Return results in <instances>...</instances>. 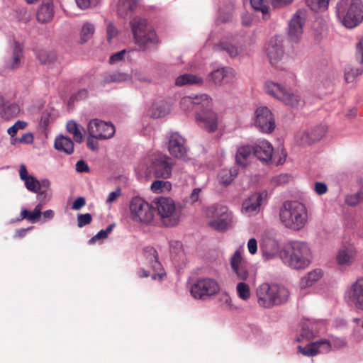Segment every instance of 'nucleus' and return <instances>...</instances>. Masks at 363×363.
Listing matches in <instances>:
<instances>
[{"label":"nucleus","instance_id":"obj_1","mask_svg":"<svg viewBox=\"0 0 363 363\" xmlns=\"http://www.w3.org/2000/svg\"><path fill=\"white\" fill-rule=\"evenodd\" d=\"M182 108L185 111L196 109V121L199 125L212 133L218 128V116L208 107L211 104V99L206 94L186 96L182 99Z\"/></svg>","mask_w":363,"mask_h":363},{"label":"nucleus","instance_id":"obj_2","mask_svg":"<svg viewBox=\"0 0 363 363\" xmlns=\"http://www.w3.org/2000/svg\"><path fill=\"white\" fill-rule=\"evenodd\" d=\"M279 219L286 228L300 230L308 223L307 208L298 201H286L280 208Z\"/></svg>","mask_w":363,"mask_h":363},{"label":"nucleus","instance_id":"obj_3","mask_svg":"<svg viewBox=\"0 0 363 363\" xmlns=\"http://www.w3.org/2000/svg\"><path fill=\"white\" fill-rule=\"evenodd\" d=\"M337 15L346 28H356L363 21V4L361 0H340Z\"/></svg>","mask_w":363,"mask_h":363},{"label":"nucleus","instance_id":"obj_4","mask_svg":"<svg viewBox=\"0 0 363 363\" xmlns=\"http://www.w3.org/2000/svg\"><path fill=\"white\" fill-rule=\"evenodd\" d=\"M135 43L143 50L157 46L160 41L155 31L148 26L145 18L136 16L130 23Z\"/></svg>","mask_w":363,"mask_h":363},{"label":"nucleus","instance_id":"obj_5","mask_svg":"<svg viewBox=\"0 0 363 363\" xmlns=\"http://www.w3.org/2000/svg\"><path fill=\"white\" fill-rule=\"evenodd\" d=\"M311 250L306 242H292L290 247L284 251L282 259L291 268L299 269L307 267L310 264Z\"/></svg>","mask_w":363,"mask_h":363},{"label":"nucleus","instance_id":"obj_6","mask_svg":"<svg viewBox=\"0 0 363 363\" xmlns=\"http://www.w3.org/2000/svg\"><path fill=\"white\" fill-rule=\"evenodd\" d=\"M154 203L164 225L173 227L179 223L182 210L176 206L174 200L168 197H159L155 199Z\"/></svg>","mask_w":363,"mask_h":363},{"label":"nucleus","instance_id":"obj_7","mask_svg":"<svg viewBox=\"0 0 363 363\" xmlns=\"http://www.w3.org/2000/svg\"><path fill=\"white\" fill-rule=\"evenodd\" d=\"M174 162L169 157L161 154H154L149 157L147 163V174L156 178L164 179L170 178Z\"/></svg>","mask_w":363,"mask_h":363},{"label":"nucleus","instance_id":"obj_8","mask_svg":"<svg viewBox=\"0 0 363 363\" xmlns=\"http://www.w3.org/2000/svg\"><path fill=\"white\" fill-rule=\"evenodd\" d=\"M264 90L269 95L286 106L298 108L301 104V96L298 94L286 90L279 83L267 81L264 84Z\"/></svg>","mask_w":363,"mask_h":363},{"label":"nucleus","instance_id":"obj_9","mask_svg":"<svg viewBox=\"0 0 363 363\" xmlns=\"http://www.w3.org/2000/svg\"><path fill=\"white\" fill-rule=\"evenodd\" d=\"M220 291L218 282L212 278H201L194 283L190 289L191 296L196 299L205 300Z\"/></svg>","mask_w":363,"mask_h":363},{"label":"nucleus","instance_id":"obj_10","mask_svg":"<svg viewBox=\"0 0 363 363\" xmlns=\"http://www.w3.org/2000/svg\"><path fill=\"white\" fill-rule=\"evenodd\" d=\"M131 219L135 222L150 223L154 217L152 207L140 197H134L130 203Z\"/></svg>","mask_w":363,"mask_h":363},{"label":"nucleus","instance_id":"obj_11","mask_svg":"<svg viewBox=\"0 0 363 363\" xmlns=\"http://www.w3.org/2000/svg\"><path fill=\"white\" fill-rule=\"evenodd\" d=\"M24 182L28 191L38 194V199L40 203H45L50 199V182L48 179L38 181L35 177L30 176Z\"/></svg>","mask_w":363,"mask_h":363},{"label":"nucleus","instance_id":"obj_12","mask_svg":"<svg viewBox=\"0 0 363 363\" xmlns=\"http://www.w3.org/2000/svg\"><path fill=\"white\" fill-rule=\"evenodd\" d=\"M254 123L255 126L264 133H271L276 127L273 113L267 106L257 108Z\"/></svg>","mask_w":363,"mask_h":363},{"label":"nucleus","instance_id":"obj_13","mask_svg":"<svg viewBox=\"0 0 363 363\" xmlns=\"http://www.w3.org/2000/svg\"><path fill=\"white\" fill-rule=\"evenodd\" d=\"M89 135L99 140H106L112 138L115 133V127L111 123L98 119L91 120L88 124Z\"/></svg>","mask_w":363,"mask_h":363},{"label":"nucleus","instance_id":"obj_14","mask_svg":"<svg viewBox=\"0 0 363 363\" xmlns=\"http://www.w3.org/2000/svg\"><path fill=\"white\" fill-rule=\"evenodd\" d=\"M327 127L318 125L310 129L299 131L296 135V140L301 145H311L320 141L326 134Z\"/></svg>","mask_w":363,"mask_h":363},{"label":"nucleus","instance_id":"obj_15","mask_svg":"<svg viewBox=\"0 0 363 363\" xmlns=\"http://www.w3.org/2000/svg\"><path fill=\"white\" fill-rule=\"evenodd\" d=\"M265 52L272 65L280 69L283 68L281 60L284 57V52L282 41L279 37H274L269 40Z\"/></svg>","mask_w":363,"mask_h":363},{"label":"nucleus","instance_id":"obj_16","mask_svg":"<svg viewBox=\"0 0 363 363\" xmlns=\"http://www.w3.org/2000/svg\"><path fill=\"white\" fill-rule=\"evenodd\" d=\"M305 16L302 11H297L289 23L288 36L291 41L298 43L302 38Z\"/></svg>","mask_w":363,"mask_h":363},{"label":"nucleus","instance_id":"obj_17","mask_svg":"<svg viewBox=\"0 0 363 363\" xmlns=\"http://www.w3.org/2000/svg\"><path fill=\"white\" fill-rule=\"evenodd\" d=\"M267 196V192L266 191L252 194L242 203V212L248 216L257 213L259 211L261 205L266 200Z\"/></svg>","mask_w":363,"mask_h":363},{"label":"nucleus","instance_id":"obj_18","mask_svg":"<svg viewBox=\"0 0 363 363\" xmlns=\"http://www.w3.org/2000/svg\"><path fill=\"white\" fill-rule=\"evenodd\" d=\"M168 150L173 157L185 159L187 155V148L184 138L177 133H172L169 137Z\"/></svg>","mask_w":363,"mask_h":363},{"label":"nucleus","instance_id":"obj_19","mask_svg":"<svg viewBox=\"0 0 363 363\" xmlns=\"http://www.w3.org/2000/svg\"><path fill=\"white\" fill-rule=\"evenodd\" d=\"M230 266L237 277L242 281L249 277V264L242 257L240 250H236L230 259Z\"/></svg>","mask_w":363,"mask_h":363},{"label":"nucleus","instance_id":"obj_20","mask_svg":"<svg viewBox=\"0 0 363 363\" xmlns=\"http://www.w3.org/2000/svg\"><path fill=\"white\" fill-rule=\"evenodd\" d=\"M257 303L259 306L269 308L274 306V298L272 293V284L269 283L261 284L256 289Z\"/></svg>","mask_w":363,"mask_h":363},{"label":"nucleus","instance_id":"obj_21","mask_svg":"<svg viewBox=\"0 0 363 363\" xmlns=\"http://www.w3.org/2000/svg\"><path fill=\"white\" fill-rule=\"evenodd\" d=\"M349 301L355 308L363 311V278L357 279L352 285Z\"/></svg>","mask_w":363,"mask_h":363},{"label":"nucleus","instance_id":"obj_22","mask_svg":"<svg viewBox=\"0 0 363 363\" xmlns=\"http://www.w3.org/2000/svg\"><path fill=\"white\" fill-rule=\"evenodd\" d=\"M252 147L255 156L259 160L267 162L272 160L274 150L268 141H260L259 144Z\"/></svg>","mask_w":363,"mask_h":363},{"label":"nucleus","instance_id":"obj_23","mask_svg":"<svg viewBox=\"0 0 363 363\" xmlns=\"http://www.w3.org/2000/svg\"><path fill=\"white\" fill-rule=\"evenodd\" d=\"M22 58L23 45L20 43L14 41L12 48L11 57L6 61V68L11 70L19 68L21 64Z\"/></svg>","mask_w":363,"mask_h":363},{"label":"nucleus","instance_id":"obj_24","mask_svg":"<svg viewBox=\"0 0 363 363\" xmlns=\"http://www.w3.org/2000/svg\"><path fill=\"white\" fill-rule=\"evenodd\" d=\"M330 342L326 340H320L319 341L311 342L305 347H298V350L301 354L308 357H313L320 352V348L323 347L325 350L330 348Z\"/></svg>","mask_w":363,"mask_h":363},{"label":"nucleus","instance_id":"obj_25","mask_svg":"<svg viewBox=\"0 0 363 363\" xmlns=\"http://www.w3.org/2000/svg\"><path fill=\"white\" fill-rule=\"evenodd\" d=\"M272 293L274 298V306L286 303L290 297V293L284 286L272 284Z\"/></svg>","mask_w":363,"mask_h":363},{"label":"nucleus","instance_id":"obj_26","mask_svg":"<svg viewBox=\"0 0 363 363\" xmlns=\"http://www.w3.org/2000/svg\"><path fill=\"white\" fill-rule=\"evenodd\" d=\"M54 15L52 0H43L37 13V19L39 22L45 23L52 19Z\"/></svg>","mask_w":363,"mask_h":363},{"label":"nucleus","instance_id":"obj_27","mask_svg":"<svg viewBox=\"0 0 363 363\" xmlns=\"http://www.w3.org/2000/svg\"><path fill=\"white\" fill-rule=\"evenodd\" d=\"M356 250L352 245L344 246L337 255V262L340 265L351 264L355 257Z\"/></svg>","mask_w":363,"mask_h":363},{"label":"nucleus","instance_id":"obj_28","mask_svg":"<svg viewBox=\"0 0 363 363\" xmlns=\"http://www.w3.org/2000/svg\"><path fill=\"white\" fill-rule=\"evenodd\" d=\"M213 50L218 52L225 51L230 57H235L244 52V48L242 45L236 46L226 41L220 42L215 45Z\"/></svg>","mask_w":363,"mask_h":363},{"label":"nucleus","instance_id":"obj_29","mask_svg":"<svg viewBox=\"0 0 363 363\" xmlns=\"http://www.w3.org/2000/svg\"><path fill=\"white\" fill-rule=\"evenodd\" d=\"M253 150V147L250 145L239 147L235 155L237 164L242 167L246 166L250 159L255 156Z\"/></svg>","mask_w":363,"mask_h":363},{"label":"nucleus","instance_id":"obj_30","mask_svg":"<svg viewBox=\"0 0 363 363\" xmlns=\"http://www.w3.org/2000/svg\"><path fill=\"white\" fill-rule=\"evenodd\" d=\"M55 147L59 151L71 155L74 151V143L69 138L60 135L55 138Z\"/></svg>","mask_w":363,"mask_h":363},{"label":"nucleus","instance_id":"obj_31","mask_svg":"<svg viewBox=\"0 0 363 363\" xmlns=\"http://www.w3.org/2000/svg\"><path fill=\"white\" fill-rule=\"evenodd\" d=\"M144 255L147 260V263L153 270H159L161 268V264L158 260V254L157 250L152 247H146L144 249Z\"/></svg>","mask_w":363,"mask_h":363},{"label":"nucleus","instance_id":"obj_32","mask_svg":"<svg viewBox=\"0 0 363 363\" xmlns=\"http://www.w3.org/2000/svg\"><path fill=\"white\" fill-rule=\"evenodd\" d=\"M357 183L359 185L358 191L345 197V202L350 206H356L363 202V179H359Z\"/></svg>","mask_w":363,"mask_h":363},{"label":"nucleus","instance_id":"obj_33","mask_svg":"<svg viewBox=\"0 0 363 363\" xmlns=\"http://www.w3.org/2000/svg\"><path fill=\"white\" fill-rule=\"evenodd\" d=\"M42 208L43 206L41 203L38 204L33 212L23 208L21 212L20 218H18L17 220L21 221L23 219H26L32 223H35L40 217Z\"/></svg>","mask_w":363,"mask_h":363},{"label":"nucleus","instance_id":"obj_34","mask_svg":"<svg viewBox=\"0 0 363 363\" xmlns=\"http://www.w3.org/2000/svg\"><path fill=\"white\" fill-rule=\"evenodd\" d=\"M140 0H119L118 12L121 16H125L129 11H133Z\"/></svg>","mask_w":363,"mask_h":363},{"label":"nucleus","instance_id":"obj_35","mask_svg":"<svg viewBox=\"0 0 363 363\" xmlns=\"http://www.w3.org/2000/svg\"><path fill=\"white\" fill-rule=\"evenodd\" d=\"M323 275L320 269H315L310 272L308 274L303 277L300 281V287L303 289L313 285L315 281L321 278Z\"/></svg>","mask_w":363,"mask_h":363},{"label":"nucleus","instance_id":"obj_36","mask_svg":"<svg viewBox=\"0 0 363 363\" xmlns=\"http://www.w3.org/2000/svg\"><path fill=\"white\" fill-rule=\"evenodd\" d=\"M128 79V76L124 73L114 72L111 74H106L104 76L100 84L102 86H105L110 83L121 82L126 81Z\"/></svg>","mask_w":363,"mask_h":363},{"label":"nucleus","instance_id":"obj_37","mask_svg":"<svg viewBox=\"0 0 363 363\" xmlns=\"http://www.w3.org/2000/svg\"><path fill=\"white\" fill-rule=\"evenodd\" d=\"M67 131L73 135L74 141L77 143H81L83 141V134L82 130L84 128L82 126H79L76 122L69 121L67 123Z\"/></svg>","mask_w":363,"mask_h":363},{"label":"nucleus","instance_id":"obj_38","mask_svg":"<svg viewBox=\"0 0 363 363\" xmlns=\"http://www.w3.org/2000/svg\"><path fill=\"white\" fill-rule=\"evenodd\" d=\"M232 221V215L216 218L209 222V226L218 230H223L228 228Z\"/></svg>","mask_w":363,"mask_h":363},{"label":"nucleus","instance_id":"obj_39","mask_svg":"<svg viewBox=\"0 0 363 363\" xmlns=\"http://www.w3.org/2000/svg\"><path fill=\"white\" fill-rule=\"evenodd\" d=\"M206 214L208 217L213 218L216 219L230 215L231 213L228 212V208L226 206L219 204H215L210 206L207 209Z\"/></svg>","mask_w":363,"mask_h":363},{"label":"nucleus","instance_id":"obj_40","mask_svg":"<svg viewBox=\"0 0 363 363\" xmlns=\"http://www.w3.org/2000/svg\"><path fill=\"white\" fill-rule=\"evenodd\" d=\"M202 82L201 78L189 74H185L179 76L175 81V84L179 86H184L186 84H196Z\"/></svg>","mask_w":363,"mask_h":363},{"label":"nucleus","instance_id":"obj_41","mask_svg":"<svg viewBox=\"0 0 363 363\" xmlns=\"http://www.w3.org/2000/svg\"><path fill=\"white\" fill-rule=\"evenodd\" d=\"M151 190L157 194L169 191L172 189V184L168 181L156 180L151 184Z\"/></svg>","mask_w":363,"mask_h":363},{"label":"nucleus","instance_id":"obj_42","mask_svg":"<svg viewBox=\"0 0 363 363\" xmlns=\"http://www.w3.org/2000/svg\"><path fill=\"white\" fill-rule=\"evenodd\" d=\"M37 57L43 64H50L57 59V55L54 51H48L45 50H39L37 53Z\"/></svg>","mask_w":363,"mask_h":363},{"label":"nucleus","instance_id":"obj_43","mask_svg":"<svg viewBox=\"0 0 363 363\" xmlns=\"http://www.w3.org/2000/svg\"><path fill=\"white\" fill-rule=\"evenodd\" d=\"M237 172L235 169L232 171L231 169H222L219 174L218 178L221 184L226 186L232 182L233 179L236 177Z\"/></svg>","mask_w":363,"mask_h":363},{"label":"nucleus","instance_id":"obj_44","mask_svg":"<svg viewBox=\"0 0 363 363\" xmlns=\"http://www.w3.org/2000/svg\"><path fill=\"white\" fill-rule=\"evenodd\" d=\"M95 31V28L93 24L90 23H85L82 28L81 33H80V40L81 43H86L89 40H90Z\"/></svg>","mask_w":363,"mask_h":363},{"label":"nucleus","instance_id":"obj_45","mask_svg":"<svg viewBox=\"0 0 363 363\" xmlns=\"http://www.w3.org/2000/svg\"><path fill=\"white\" fill-rule=\"evenodd\" d=\"M20 112V108L18 105L16 104H9L2 109L1 115L3 118L6 120L16 116Z\"/></svg>","mask_w":363,"mask_h":363},{"label":"nucleus","instance_id":"obj_46","mask_svg":"<svg viewBox=\"0 0 363 363\" xmlns=\"http://www.w3.org/2000/svg\"><path fill=\"white\" fill-rule=\"evenodd\" d=\"M168 112V108L163 104H155L151 108L150 116L152 118H158L164 117Z\"/></svg>","mask_w":363,"mask_h":363},{"label":"nucleus","instance_id":"obj_47","mask_svg":"<svg viewBox=\"0 0 363 363\" xmlns=\"http://www.w3.org/2000/svg\"><path fill=\"white\" fill-rule=\"evenodd\" d=\"M330 0H306V4L311 10L318 11L326 9L328 6Z\"/></svg>","mask_w":363,"mask_h":363},{"label":"nucleus","instance_id":"obj_48","mask_svg":"<svg viewBox=\"0 0 363 363\" xmlns=\"http://www.w3.org/2000/svg\"><path fill=\"white\" fill-rule=\"evenodd\" d=\"M237 293L238 296L244 300L247 301L250 297V290L249 286L245 282H240L236 286Z\"/></svg>","mask_w":363,"mask_h":363},{"label":"nucleus","instance_id":"obj_49","mask_svg":"<svg viewBox=\"0 0 363 363\" xmlns=\"http://www.w3.org/2000/svg\"><path fill=\"white\" fill-rule=\"evenodd\" d=\"M250 4L254 9L260 11L263 13L264 18H266V16L268 15L269 6L264 0H250Z\"/></svg>","mask_w":363,"mask_h":363},{"label":"nucleus","instance_id":"obj_50","mask_svg":"<svg viewBox=\"0 0 363 363\" xmlns=\"http://www.w3.org/2000/svg\"><path fill=\"white\" fill-rule=\"evenodd\" d=\"M363 68H350L345 73V78L347 82H352L355 77L362 74Z\"/></svg>","mask_w":363,"mask_h":363},{"label":"nucleus","instance_id":"obj_51","mask_svg":"<svg viewBox=\"0 0 363 363\" xmlns=\"http://www.w3.org/2000/svg\"><path fill=\"white\" fill-rule=\"evenodd\" d=\"M301 336L307 340H311L315 336V332L311 324L307 323L303 324Z\"/></svg>","mask_w":363,"mask_h":363},{"label":"nucleus","instance_id":"obj_52","mask_svg":"<svg viewBox=\"0 0 363 363\" xmlns=\"http://www.w3.org/2000/svg\"><path fill=\"white\" fill-rule=\"evenodd\" d=\"M227 69L225 68L218 69L211 72V79L215 84H219L226 76Z\"/></svg>","mask_w":363,"mask_h":363},{"label":"nucleus","instance_id":"obj_53","mask_svg":"<svg viewBox=\"0 0 363 363\" xmlns=\"http://www.w3.org/2000/svg\"><path fill=\"white\" fill-rule=\"evenodd\" d=\"M91 220L92 216L89 213L85 214H78L77 216V225L79 228H83L84 226L89 224Z\"/></svg>","mask_w":363,"mask_h":363},{"label":"nucleus","instance_id":"obj_54","mask_svg":"<svg viewBox=\"0 0 363 363\" xmlns=\"http://www.w3.org/2000/svg\"><path fill=\"white\" fill-rule=\"evenodd\" d=\"M34 137L32 133H27L23 134L21 138H13V142L12 143H26V144H31L33 142Z\"/></svg>","mask_w":363,"mask_h":363},{"label":"nucleus","instance_id":"obj_55","mask_svg":"<svg viewBox=\"0 0 363 363\" xmlns=\"http://www.w3.org/2000/svg\"><path fill=\"white\" fill-rule=\"evenodd\" d=\"M77 6L82 9H86L97 4L99 0H75Z\"/></svg>","mask_w":363,"mask_h":363},{"label":"nucleus","instance_id":"obj_56","mask_svg":"<svg viewBox=\"0 0 363 363\" xmlns=\"http://www.w3.org/2000/svg\"><path fill=\"white\" fill-rule=\"evenodd\" d=\"M107 40L111 42V40L116 36L118 34V30L113 25V23H109L107 26Z\"/></svg>","mask_w":363,"mask_h":363},{"label":"nucleus","instance_id":"obj_57","mask_svg":"<svg viewBox=\"0 0 363 363\" xmlns=\"http://www.w3.org/2000/svg\"><path fill=\"white\" fill-rule=\"evenodd\" d=\"M125 52H126L125 50H121V51L112 55L109 60L110 63L113 64V63L121 61L123 59Z\"/></svg>","mask_w":363,"mask_h":363},{"label":"nucleus","instance_id":"obj_58","mask_svg":"<svg viewBox=\"0 0 363 363\" xmlns=\"http://www.w3.org/2000/svg\"><path fill=\"white\" fill-rule=\"evenodd\" d=\"M315 191L318 195H323L328 191L327 185L323 182H315L314 186Z\"/></svg>","mask_w":363,"mask_h":363},{"label":"nucleus","instance_id":"obj_59","mask_svg":"<svg viewBox=\"0 0 363 363\" xmlns=\"http://www.w3.org/2000/svg\"><path fill=\"white\" fill-rule=\"evenodd\" d=\"M86 204V201L84 197H78L76 199L73 203L72 208L74 210H79Z\"/></svg>","mask_w":363,"mask_h":363},{"label":"nucleus","instance_id":"obj_60","mask_svg":"<svg viewBox=\"0 0 363 363\" xmlns=\"http://www.w3.org/2000/svg\"><path fill=\"white\" fill-rule=\"evenodd\" d=\"M76 170L78 172H88L89 168L88 164L84 160H79L76 164Z\"/></svg>","mask_w":363,"mask_h":363},{"label":"nucleus","instance_id":"obj_61","mask_svg":"<svg viewBox=\"0 0 363 363\" xmlns=\"http://www.w3.org/2000/svg\"><path fill=\"white\" fill-rule=\"evenodd\" d=\"M201 191V189L200 188H196V189H193L191 194H190V196L189 197V202H191V203H194L198 201Z\"/></svg>","mask_w":363,"mask_h":363},{"label":"nucleus","instance_id":"obj_62","mask_svg":"<svg viewBox=\"0 0 363 363\" xmlns=\"http://www.w3.org/2000/svg\"><path fill=\"white\" fill-rule=\"evenodd\" d=\"M247 248L250 254L254 255L257 250V242L255 238H251L247 242Z\"/></svg>","mask_w":363,"mask_h":363},{"label":"nucleus","instance_id":"obj_63","mask_svg":"<svg viewBox=\"0 0 363 363\" xmlns=\"http://www.w3.org/2000/svg\"><path fill=\"white\" fill-rule=\"evenodd\" d=\"M121 195V191L120 189L112 191L109 194L108 197L106 200L107 203H111L114 202Z\"/></svg>","mask_w":363,"mask_h":363},{"label":"nucleus","instance_id":"obj_64","mask_svg":"<svg viewBox=\"0 0 363 363\" xmlns=\"http://www.w3.org/2000/svg\"><path fill=\"white\" fill-rule=\"evenodd\" d=\"M95 138H92L91 136H89L86 142L87 147L91 150H98L99 144L97 141L95 140Z\"/></svg>","mask_w":363,"mask_h":363}]
</instances>
